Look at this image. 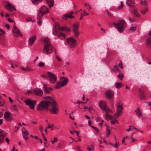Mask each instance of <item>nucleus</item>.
Returning a JSON list of instances; mask_svg holds the SVG:
<instances>
[{"label": "nucleus", "instance_id": "obj_1", "mask_svg": "<svg viewBox=\"0 0 151 151\" xmlns=\"http://www.w3.org/2000/svg\"><path fill=\"white\" fill-rule=\"evenodd\" d=\"M43 41L45 42L44 47L43 50V52L46 54H51L53 51V48L50 42V40L47 37H45Z\"/></svg>", "mask_w": 151, "mask_h": 151}, {"label": "nucleus", "instance_id": "obj_2", "mask_svg": "<svg viewBox=\"0 0 151 151\" xmlns=\"http://www.w3.org/2000/svg\"><path fill=\"white\" fill-rule=\"evenodd\" d=\"M47 97L49 98V99L50 101H41L36 107L37 111H39L45 109H48L49 104H51V102H52V99L50 96H48Z\"/></svg>", "mask_w": 151, "mask_h": 151}, {"label": "nucleus", "instance_id": "obj_3", "mask_svg": "<svg viewBox=\"0 0 151 151\" xmlns=\"http://www.w3.org/2000/svg\"><path fill=\"white\" fill-rule=\"evenodd\" d=\"M114 25L120 32H122V30L126 28L127 24L124 20L122 19H119L116 23H114Z\"/></svg>", "mask_w": 151, "mask_h": 151}, {"label": "nucleus", "instance_id": "obj_4", "mask_svg": "<svg viewBox=\"0 0 151 151\" xmlns=\"http://www.w3.org/2000/svg\"><path fill=\"white\" fill-rule=\"evenodd\" d=\"M68 82V79L67 78L61 77L60 78V81L56 84L55 87L56 89H59L61 87H63L66 85Z\"/></svg>", "mask_w": 151, "mask_h": 151}, {"label": "nucleus", "instance_id": "obj_5", "mask_svg": "<svg viewBox=\"0 0 151 151\" xmlns=\"http://www.w3.org/2000/svg\"><path fill=\"white\" fill-rule=\"evenodd\" d=\"M116 112L114 115V117L116 118L119 117L122 113L123 104L121 102H118L116 104Z\"/></svg>", "mask_w": 151, "mask_h": 151}, {"label": "nucleus", "instance_id": "obj_6", "mask_svg": "<svg viewBox=\"0 0 151 151\" xmlns=\"http://www.w3.org/2000/svg\"><path fill=\"white\" fill-rule=\"evenodd\" d=\"M51 104L52 107L50 109V112L52 114H56L58 111L59 110L57 103L53 99L52 100Z\"/></svg>", "mask_w": 151, "mask_h": 151}, {"label": "nucleus", "instance_id": "obj_7", "mask_svg": "<svg viewBox=\"0 0 151 151\" xmlns=\"http://www.w3.org/2000/svg\"><path fill=\"white\" fill-rule=\"evenodd\" d=\"M24 102L26 105L29 106L30 109H34L36 103V101L35 100L32 101L31 99H29L24 101Z\"/></svg>", "mask_w": 151, "mask_h": 151}, {"label": "nucleus", "instance_id": "obj_8", "mask_svg": "<svg viewBox=\"0 0 151 151\" xmlns=\"http://www.w3.org/2000/svg\"><path fill=\"white\" fill-rule=\"evenodd\" d=\"M4 117L6 120L8 122H11L13 120V118L11 114L9 111H6L4 114Z\"/></svg>", "mask_w": 151, "mask_h": 151}, {"label": "nucleus", "instance_id": "obj_9", "mask_svg": "<svg viewBox=\"0 0 151 151\" xmlns=\"http://www.w3.org/2000/svg\"><path fill=\"white\" fill-rule=\"evenodd\" d=\"M79 25V23L78 22H76L74 24L73 26V31L75 33V36L77 37L79 34L78 31V27Z\"/></svg>", "mask_w": 151, "mask_h": 151}, {"label": "nucleus", "instance_id": "obj_10", "mask_svg": "<svg viewBox=\"0 0 151 151\" xmlns=\"http://www.w3.org/2000/svg\"><path fill=\"white\" fill-rule=\"evenodd\" d=\"M99 105L102 110H104L105 111L109 110V109L107 107L106 103L104 101H100L99 103Z\"/></svg>", "mask_w": 151, "mask_h": 151}, {"label": "nucleus", "instance_id": "obj_11", "mask_svg": "<svg viewBox=\"0 0 151 151\" xmlns=\"http://www.w3.org/2000/svg\"><path fill=\"white\" fill-rule=\"evenodd\" d=\"M67 42L71 47H74L76 46V40L72 37L67 39Z\"/></svg>", "mask_w": 151, "mask_h": 151}, {"label": "nucleus", "instance_id": "obj_12", "mask_svg": "<svg viewBox=\"0 0 151 151\" xmlns=\"http://www.w3.org/2000/svg\"><path fill=\"white\" fill-rule=\"evenodd\" d=\"M48 74V77L50 78V80L52 83H54L57 81V78L55 75L52 73L50 72H48L47 73Z\"/></svg>", "mask_w": 151, "mask_h": 151}, {"label": "nucleus", "instance_id": "obj_13", "mask_svg": "<svg viewBox=\"0 0 151 151\" xmlns=\"http://www.w3.org/2000/svg\"><path fill=\"white\" fill-rule=\"evenodd\" d=\"M22 131L23 138L26 140H28V136L29 135V132L27 129L25 128H23Z\"/></svg>", "mask_w": 151, "mask_h": 151}, {"label": "nucleus", "instance_id": "obj_14", "mask_svg": "<svg viewBox=\"0 0 151 151\" xmlns=\"http://www.w3.org/2000/svg\"><path fill=\"white\" fill-rule=\"evenodd\" d=\"M7 133L4 131L0 129V143H3L4 137L6 136Z\"/></svg>", "mask_w": 151, "mask_h": 151}, {"label": "nucleus", "instance_id": "obj_15", "mask_svg": "<svg viewBox=\"0 0 151 151\" xmlns=\"http://www.w3.org/2000/svg\"><path fill=\"white\" fill-rule=\"evenodd\" d=\"M12 32L14 33V35L15 36L18 37L19 35H20L21 37L22 36V35L20 33L19 29L15 26H14L13 27Z\"/></svg>", "mask_w": 151, "mask_h": 151}, {"label": "nucleus", "instance_id": "obj_16", "mask_svg": "<svg viewBox=\"0 0 151 151\" xmlns=\"http://www.w3.org/2000/svg\"><path fill=\"white\" fill-rule=\"evenodd\" d=\"M105 94L107 98L109 99H111L113 97L114 93L113 91L109 90L105 92Z\"/></svg>", "mask_w": 151, "mask_h": 151}, {"label": "nucleus", "instance_id": "obj_17", "mask_svg": "<svg viewBox=\"0 0 151 151\" xmlns=\"http://www.w3.org/2000/svg\"><path fill=\"white\" fill-rule=\"evenodd\" d=\"M33 93L36 95L41 96L43 94V92L42 90L37 88H34L33 91Z\"/></svg>", "mask_w": 151, "mask_h": 151}, {"label": "nucleus", "instance_id": "obj_18", "mask_svg": "<svg viewBox=\"0 0 151 151\" xmlns=\"http://www.w3.org/2000/svg\"><path fill=\"white\" fill-rule=\"evenodd\" d=\"M73 14V12H71L63 15L62 16V18L64 19H66L68 18H72L73 17V16L72 15Z\"/></svg>", "mask_w": 151, "mask_h": 151}, {"label": "nucleus", "instance_id": "obj_19", "mask_svg": "<svg viewBox=\"0 0 151 151\" xmlns=\"http://www.w3.org/2000/svg\"><path fill=\"white\" fill-rule=\"evenodd\" d=\"M36 39V37L34 35L31 37L29 39V46H32L34 42Z\"/></svg>", "mask_w": 151, "mask_h": 151}, {"label": "nucleus", "instance_id": "obj_20", "mask_svg": "<svg viewBox=\"0 0 151 151\" xmlns=\"http://www.w3.org/2000/svg\"><path fill=\"white\" fill-rule=\"evenodd\" d=\"M5 7L8 10L12 11V10H16L15 8L12 6L10 4L8 3L5 6Z\"/></svg>", "mask_w": 151, "mask_h": 151}, {"label": "nucleus", "instance_id": "obj_21", "mask_svg": "<svg viewBox=\"0 0 151 151\" xmlns=\"http://www.w3.org/2000/svg\"><path fill=\"white\" fill-rule=\"evenodd\" d=\"M146 44L148 47L151 49V37H148L146 41Z\"/></svg>", "mask_w": 151, "mask_h": 151}, {"label": "nucleus", "instance_id": "obj_22", "mask_svg": "<svg viewBox=\"0 0 151 151\" xmlns=\"http://www.w3.org/2000/svg\"><path fill=\"white\" fill-rule=\"evenodd\" d=\"M39 11L44 14L48 12V8L46 6H44L41 7Z\"/></svg>", "mask_w": 151, "mask_h": 151}, {"label": "nucleus", "instance_id": "obj_23", "mask_svg": "<svg viewBox=\"0 0 151 151\" xmlns=\"http://www.w3.org/2000/svg\"><path fill=\"white\" fill-rule=\"evenodd\" d=\"M46 3L50 8L52 7L54 4L53 0H46Z\"/></svg>", "mask_w": 151, "mask_h": 151}, {"label": "nucleus", "instance_id": "obj_24", "mask_svg": "<svg viewBox=\"0 0 151 151\" xmlns=\"http://www.w3.org/2000/svg\"><path fill=\"white\" fill-rule=\"evenodd\" d=\"M115 86L117 88L119 89L124 86V84L122 83L117 82L115 83Z\"/></svg>", "mask_w": 151, "mask_h": 151}, {"label": "nucleus", "instance_id": "obj_25", "mask_svg": "<svg viewBox=\"0 0 151 151\" xmlns=\"http://www.w3.org/2000/svg\"><path fill=\"white\" fill-rule=\"evenodd\" d=\"M58 28L59 29L62 31H65L68 32L70 31V29L65 26L61 27H59Z\"/></svg>", "mask_w": 151, "mask_h": 151}, {"label": "nucleus", "instance_id": "obj_26", "mask_svg": "<svg viewBox=\"0 0 151 151\" xmlns=\"http://www.w3.org/2000/svg\"><path fill=\"white\" fill-rule=\"evenodd\" d=\"M134 3L133 0H127L126 1V4L129 6H132V5Z\"/></svg>", "mask_w": 151, "mask_h": 151}, {"label": "nucleus", "instance_id": "obj_27", "mask_svg": "<svg viewBox=\"0 0 151 151\" xmlns=\"http://www.w3.org/2000/svg\"><path fill=\"white\" fill-rule=\"evenodd\" d=\"M43 87L46 94H48L50 93V91L48 89V88L47 87L45 84H44Z\"/></svg>", "mask_w": 151, "mask_h": 151}, {"label": "nucleus", "instance_id": "obj_28", "mask_svg": "<svg viewBox=\"0 0 151 151\" xmlns=\"http://www.w3.org/2000/svg\"><path fill=\"white\" fill-rule=\"evenodd\" d=\"M135 112H136V114H137V115L138 116L139 118L140 116L142 115V113L140 111L139 108H137V109L135 110Z\"/></svg>", "mask_w": 151, "mask_h": 151}, {"label": "nucleus", "instance_id": "obj_29", "mask_svg": "<svg viewBox=\"0 0 151 151\" xmlns=\"http://www.w3.org/2000/svg\"><path fill=\"white\" fill-rule=\"evenodd\" d=\"M21 69L24 71H31V69L29 66H27L26 67H22Z\"/></svg>", "mask_w": 151, "mask_h": 151}, {"label": "nucleus", "instance_id": "obj_30", "mask_svg": "<svg viewBox=\"0 0 151 151\" xmlns=\"http://www.w3.org/2000/svg\"><path fill=\"white\" fill-rule=\"evenodd\" d=\"M148 7H146L145 9L141 10V13L143 14H145L148 11Z\"/></svg>", "mask_w": 151, "mask_h": 151}, {"label": "nucleus", "instance_id": "obj_31", "mask_svg": "<svg viewBox=\"0 0 151 151\" xmlns=\"http://www.w3.org/2000/svg\"><path fill=\"white\" fill-rule=\"evenodd\" d=\"M58 36L62 39H64L65 37V35L62 33H60L58 34Z\"/></svg>", "mask_w": 151, "mask_h": 151}, {"label": "nucleus", "instance_id": "obj_32", "mask_svg": "<svg viewBox=\"0 0 151 151\" xmlns=\"http://www.w3.org/2000/svg\"><path fill=\"white\" fill-rule=\"evenodd\" d=\"M113 70L115 72H121V70L119 69L118 66L117 65H114V66Z\"/></svg>", "mask_w": 151, "mask_h": 151}, {"label": "nucleus", "instance_id": "obj_33", "mask_svg": "<svg viewBox=\"0 0 151 151\" xmlns=\"http://www.w3.org/2000/svg\"><path fill=\"white\" fill-rule=\"evenodd\" d=\"M105 117L106 119L108 120V119H113V117L112 116H111L108 114V113L106 112L105 114Z\"/></svg>", "mask_w": 151, "mask_h": 151}, {"label": "nucleus", "instance_id": "obj_34", "mask_svg": "<svg viewBox=\"0 0 151 151\" xmlns=\"http://www.w3.org/2000/svg\"><path fill=\"white\" fill-rule=\"evenodd\" d=\"M43 14V13L40 12L39 11L37 14V18L38 19H41Z\"/></svg>", "mask_w": 151, "mask_h": 151}, {"label": "nucleus", "instance_id": "obj_35", "mask_svg": "<svg viewBox=\"0 0 151 151\" xmlns=\"http://www.w3.org/2000/svg\"><path fill=\"white\" fill-rule=\"evenodd\" d=\"M140 92V98L141 99H144L145 98V94H144L143 92L141 90L139 91Z\"/></svg>", "mask_w": 151, "mask_h": 151}, {"label": "nucleus", "instance_id": "obj_36", "mask_svg": "<svg viewBox=\"0 0 151 151\" xmlns=\"http://www.w3.org/2000/svg\"><path fill=\"white\" fill-rule=\"evenodd\" d=\"M119 74L118 75L117 77L119 78L121 80H122L124 77V74H123V73H121V72H119Z\"/></svg>", "mask_w": 151, "mask_h": 151}, {"label": "nucleus", "instance_id": "obj_37", "mask_svg": "<svg viewBox=\"0 0 151 151\" xmlns=\"http://www.w3.org/2000/svg\"><path fill=\"white\" fill-rule=\"evenodd\" d=\"M133 13L137 17H139L140 16V14L135 9L133 12Z\"/></svg>", "mask_w": 151, "mask_h": 151}, {"label": "nucleus", "instance_id": "obj_38", "mask_svg": "<svg viewBox=\"0 0 151 151\" xmlns=\"http://www.w3.org/2000/svg\"><path fill=\"white\" fill-rule=\"evenodd\" d=\"M140 3L143 5L146 6L147 4V3L145 0H141Z\"/></svg>", "mask_w": 151, "mask_h": 151}, {"label": "nucleus", "instance_id": "obj_39", "mask_svg": "<svg viewBox=\"0 0 151 151\" xmlns=\"http://www.w3.org/2000/svg\"><path fill=\"white\" fill-rule=\"evenodd\" d=\"M116 123L117 124L119 123L118 122L116 119H114L111 121V124H114Z\"/></svg>", "mask_w": 151, "mask_h": 151}, {"label": "nucleus", "instance_id": "obj_40", "mask_svg": "<svg viewBox=\"0 0 151 151\" xmlns=\"http://www.w3.org/2000/svg\"><path fill=\"white\" fill-rule=\"evenodd\" d=\"M42 1V0H32V2L34 4H37V3H40Z\"/></svg>", "mask_w": 151, "mask_h": 151}, {"label": "nucleus", "instance_id": "obj_41", "mask_svg": "<svg viewBox=\"0 0 151 151\" xmlns=\"http://www.w3.org/2000/svg\"><path fill=\"white\" fill-rule=\"evenodd\" d=\"M87 149L89 151H93L94 150V147L92 145L91 147H88Z\"/></svg>", "mask_w": 151, "mask_h": 151}, {"label": "nucleus", "instance_id": "obj_42", "mask_svg": "<svg viewBox=\"0 0 151 151\" xmlns=\"http://www.w3.org/2000/svg\"><path fill=\"white\" fill-rule=\"evenodd\" d=\"M58 141V139L57 137H55L54 138V140L53 141H51V142L52 144H53L55 142H56Z\"/></svg>", "mask_w": 151, "mask_h": 151}, {"label": "nucleus", "instance_id": "obj_43", "mask_svg": "<svg viewBox=\"0 0 151 151\" xmlns=\"http://www.w3.org/2000/svg\"><path fill=\"white\" fill-rule=\"evenodd\" d=\"M137 29V27L136 26H134L133 27H130V28L129 29V30H132L133 31H134L135 30H136V29Z\"/></svg>", "mask_w": 151, "mask_h": 151}, {"label": "nucleus", "instance_id": "obj_44", "mask_svg": "<svg viewBox=\"0 0 151 151\" xmlns=\"http://www.w3.org/2000/svg\"><path fill=\"white\" fill-rule=\"evenodd\" d=\"M39 66L40 67H43L45 65V63L43 62H40L39 63Z\"/></svg>", "mask_w": 151, "mask_h": 151}, {"label": "nucleus", "instance_id": "obj_45", "mask_svg": "<svg viewBox=\"0 0 151 151\" xmlns=\"http://www.w3.org/2000/svg\"><path fill=\"white\" fill-rule=\"evenodd\" d=\"M129 21H130V22H134V21H135V19H134V18H131V17H129Z\"/></svg>", "mask_w": 151, "mask_h": 151}, {"label": "nucleus", "instance_id": "obj_46", "mask_svg": "<svg viewBox=\"0 0 151 151\" xmlns=\"http://www.w3.org/2000/svg\"><path fill=\"white\" fill-rule=\"evenodd\" d=\"M121 5L120 6H119V7H118V9H122L123 7L122 1L121 2Z\"/></svg>", "mask_w": 151, "mask_h": 151}, {"label": "nucleus", "instance_id": "obj_47", "mask_svg": "<svg viewBox=\"0 0 151 151\" xmlns=\"http://www.w3.org/2000/svg\"><path fill=\"white\" fill-rule=\"evenodd\" d=\"M12 109L14 111H16L17 110V107L16 106L14 105L12 106Z\"/></svg>", "mask_w": 151, "mask_h": 151}, {"label": "nucleus", "instance_id": "obj_48", "mask_svg": "<svg viewBox=\"0 0 151 151\" xmlns=\"http://www.w3.org/2000/svg\"><path fill=\"white\" fill-rule=\"evenodd\" d=\"M110 131L109 130H108V132L107 133V134H106L105 136V137H109V135L110 134Z\"/></svg>", "mask_w": 151, "mask_h": 151}, {"label": "nucleus", "instance_id": "obj_49", "mask_svg": "<svg viewBox=\"0 0 151 151\" xmlns=\"http://www.w3.org/2000/svg\"><path fill=\"white\" fill-rule=\"evenodd\" d=\"M120 61H121V62L118 64V65L119 66V67L120 68H123V66L122 65V63L121 62V60Z\"/></svg>", "mask_w": 151, "mask_h": 151}, {"label": "nucleus", "instance_id": "obj_50", "mask_svg": "<svg viewBox=\"0 0 151 151\" xmlns=\"http://www.w3.org/2000/svg\"><path fill=\"white\" fill-rule=\"evenodd\" d=\"M119 145V144L117 143L116 142H115V144L114 145V146L116 148H117L118 147V145Z\"/></svg>", "mask_w": 151, "mask_h": 151}, {"label": "nucleus", "instance_id": "obj_51", "mask_svg": "<svg viewBox=\"0 0 151 151\" xmlns=\"http://www.w3.org/2000/svg\"><path fill=\"white\" fill-rule=\"evenodd\" d=\"M91 127L93 128L94 129H95V130H96L97 132H98L99 130L96 127H94L93 126H91Z\"/></svg>", "mask_w": 151, "mask_h": 151}, {"label": "nucleus", "instance_id": "obj_52", "mask_svg": "<svg viewBox=\"0 0 151 151\" xmlns=\"http://www.w3.org/2000/svg\"><path fill=\"white\" fill-rule=\"evenodd\" d=\"M38 22L37 24L38 25H39V26H40L41 25V22H42L41 21L40 19H38Z\"/></svg>", "mask_w": 151, "mask_h": 151}, {"label": "nucleus", "instance_id": "obj_53", "mask_svg": "<svg viewBox=\"0 0 151 151\" xmlns=\"http://www.w3.org/2000/svg\"><path fill=\"white\" fill-rule=\"evenodd\" d=\"M127 137H126L125 138L124 137V138H123L122 140V143L123 144H124L125 145H126L124 142V140L125 138H127Z\"/></svg>", "mask_w": 151, "mask_h": 151}, {"label": "nucleus", "instance_id": "obj_54", "mask_svg": "<svg viewBox=\"0 0 151 151\" xmlns=\"http://www.w3.org/2000/svg\"><path fill=\"white\" fill-rule=\"evenodd\" d=\"M5 141L7 142V144H9V140L8 138H6Z\"/></svg>", "mask_w": 151, "mask_h": 151}, {"label": "nucleus", "instance_id": "obj_55", "mask_svg": "<svg viewBox=\"0 0 151 151\" xmlns=\"http://www.w3.org/2000/svg\"><path fill=\"white\" fill-rule=\"evenodd\" d=\"M83 14L84 15H88L89 14V13H87L85 11H84Z\"/></svg>", "mask_w": 151, "mask_h": 151}, {"label": "nucleus", "instance_id": "obj_56", "mask_svg": "<svg viewBox=\"0 0 151 151\" xmlns=\"http://www.w3.org/2000/svg\"><path fill=\"white\" fill-rule=\"evenodd\" d=\"M96 122H99L100 120V119L99 117H98L96 118Z\"/></svg>", "mask_w": 151, "mask_h": 151}, {"label": "nucleus", "instance_id": "obj_57", "mask_svg": "<svg viewBox=\"0 0 151 151\" xmlns=\"http://www.w3.org/2000/svg\"><path fill=\"white\" fill-rule=\"evenodd\" d=\"M8 21L9 22H13V20H12V19L11 18H8Z\"/></svg>", "mask_w": 151, "mask_h": 151}, {"label": "nucleus", "instance_id": "obj_58", "mask_svg": "<svg viewBox=\"0 0 151 151\" xmlns=\"http://www.w3.org/2000/svg\"><path fill=\"white\" fill-rule=\"evenodd\" d=\"M57 29H55L54 30L53 32V33L54 35H56L57 34Z\"/></svg>", "mask_w": 151, "mask_h": 151}, {"label": "nucleus", "instance_id": "obj_59", "mask_svg": "<svg viewBox=\"0 0 151 151\" xmlns=\"http://www.w3.org/2000/svg\"><path fill=\"white\" fill-rule=\"evenodd\" d=\"M56 58L59 61H61V58H59L58 56H56Z\"/></svg>", "mask_w": 151, "mask_h": 151}, {"label": "nucleus", "instance_id": "obj_60", "mask_svg": "<svg viewBox=\"0 0 151 151\" xmlns=\"http://www.w3.org/2000/svg\"><path fill=\"white\" fill-rule=\"evenodd\" d=\"M4 102L1 103V100H0V106H2L4 105Z\"/></svg>", "mask_w": 151, "mask_h": 151}, {"label": "nucleus", "instance_id": "obj_61", "mask_svg": "<svg viewBox=\"0 0 151 151\" xmlns=\"http://www.w3.org/2000/svg\"><path fill=\"white\" fill-rule=\"evenodd\" d=\"M9 101L10 102H13V100L10 97H9Z\"/></svg>", "mask_w": 151, "mask_h": 151}, {"label": "nucleus", "instance_id": "obj_62", "mask_svg": "<svg viewBox=\"0 0 151 151\" xmlns=\"http://www.w3.org/2000/svg\"><path fill=\"white\" fill-rule=\"evenodd\" d=\"M82 102L81 101L79 100H78L76 103L78 104H80Z\"/></svg>", "mask_w": 151, "mask_h": 151}, {"label": "nucleus", "instance_id": "obj_63", "mask_svg": "<svg viewBox=\"0 0 151 151\" xmlns=\"http://www.w3.org/2000/svg\"><path fill=\"white\" fill-rule=\"evenodd\" d=\"M88 124L90 126H91V121L90 120H89L88 121Z\"/></svg>", "mask_w": 151, "mask_h": 151}, {"label": "nucleus", "instance_id": "obj_64", "mask_svg": "<svg viewBox=\"0 0 151 151\" xmlns=\"http://www.w3.org/2000/svg\"><path fill=\"white\" fill-rule=\"evenodd\" d=\"M3 122V120L2 119H0V125Z\"/></svg>", "mask_w": 151, "mask_h": 151}]
</instances>
